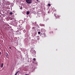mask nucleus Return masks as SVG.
I'll return each mask as SVG.
<instances>
[{
  "label": "nucleus",
  "mask_w": 75,
  "mask_h": 75,
  "mask_svg": "<svg viewBox=\"0 0 75 75\" xmlns=\"http://www.w3.org/2000/svg\"><path fill=\"white\" fill-rule=\"evenodd\" d=\"M26 2L28 4H30V3H31L32 1L31 0H26Z\"/></svg>",
  "instance_id": "1"
},
{
  "label": "nucleus",
  "mask_w": 75,
  "mask_h": 75,
  "mask_svg": "<svg viewBox=\"0 0 75 75\" xmlns=\"http://www.w3.org/2000/svg\"><path fill=\"white\" fill-rule=\"evenodd\" d=\"M30 14V12L29 11H27L26 12V14L27 15H28Z\"/></svg>",
  "instance_id": "2"
},
{
  "label": "nucleus",
  "mask_w": 75,
  "mask_h": 75,
  "mask_svg": "<svg viewBox=\"0 0 75 75\" xmlns=\"http://www.w3.org/2000/svg\"><path fill=\"white\" fill-rule=\"evenodd\" d=\"M3 63H2L1 65V67L3 68Z\"/></svg>",
  "instance_id": "3"
},
{
  "label": "nucleus",
  "mask_w": 75,
  "mask_h": 75,
  "mask_svg": "<svg viewBox=\"0 0 75 75\" xmlns=\"http://www.w3.org/2000/svg\"><path fill=\"white\" fill-rule=\"evenodd\" d=\"M18 72H19V71H18L17 72H16V73L15 74V75H17V74H18Z\"/></svg>",
  "instance_id": "4"
},
{
  "label": "nucleus",
  "mask_w": 75,
  "mask_h": 75,
  "mask_svg": "<svg viewBox=\"0 0 75 75\" xmlns=\"http://www.w3.org/2000/svg\"><path fill=\"white\" fill-rule=\"evenodd\" d=\"M6 57H8V53H6Z\"/></svg>",
  "instance_id": "5"
},
{
  "label": "nucleus",
  "mask_w": 75,
  "mask_h": 75,
  "mask_svg": "<svg viewBox=\"0 0 75 75\" xmlns=\"http://www.w3.org/2000/svg\"><path fill=\"white\" fill-rule=\"evenodd\" d=\"M13 14V13L12 12H11L10 13V14H11V15H12Z\"/></svg>",
  "instance_id": "6"
},
{
  "label": "nucleus",
  "mask_w": 75,
  "mask_h": 75,
  "mask_svg": "<svg viewBox=\"0 0 75 75\" xmlns=\"http://www.w3.org/2000/svg\"><path fill=\"white\" fill-rule=\"evenodd\" d=\"M48 6H51V4H48Z\"/></svg>",
  "instance_id": "7"
},
{
  "label": "nucleus",
  "mask_w": 75,
  "mask_h": 75,
  "mask_svg": "<svg viewBox=\"0 0 75 75\" xmlns=\"http://www.w3.org/2000/svg\"><path fill=\"white\" fill-rule=\"evenodd\" d=\"M35 60H36V59H35V58H34L33 59V61H35Z\"/></svg>",
  "instance_id": "8"
},
{
  "label": "nucleus",
  "mask_w": 75,
  "mask_h": 75,
  "mask_svg": "<svg viewBox=\"0 0 75 75\" xmlns=\"http://www.w3.org/2000/svg\"><path fill=\"white\" fill-rule=\"evenodd\" d=\"M40 33H41V32H38V34H40Z\"/></svg>",
  "instance_id": "9"
},
{
  "label": "nucleus",
  "mask_w": 75,
  "mask_h": 75,
  "mask_svg": "<svg viewBox=\"0 0 75 75\" xmlns=\"http://www.w3.org/2000/svg\"><path fill=\"white\" fill-rule=\"evenodd\" d=\"M22 6H21V8H20V9L21 10H22Z\"/></svg>",
  "instance_id": "10"
},
{
  "label": "nucleus",
  "mask_w": 75,
  "mask_h": 75,
  "mask_svg": "<svg viewBox=\"0 0 75 75\" xmlns=\"http://www.w3.org/2000/svg\"><path fill=\"white\" fill-rule=\"evenodd\" d=\"M44 34L45 35H44V37H45V34Z\"/></svg>",
  "instance_id": "11"
},
{
  "label": "nucleus",
  "mask_w": 75,
  "mask_h": 75,
  "mask_svg": "<svg viewBox=\"0 0 75 75\" xmlns=\"http://www.w3.org/2000/svg\"><path fill=\"white\" fill-rule=\"evenodd\" d=\"M1 52H0V55H1Z\"/></svg>",
  "instance_id": "12"
},
{
  "label": "nucleus",
  "mask_w": 75,
  "mask_h": 75,
  "mask_svg": "<svg viewBox=\"0 0 75 75\" xmlns=\"http://www.w3.org/2000/svg\"><path fill=\"white\" fill-rule=\"evenodd\" d=\"M37 1H38V0H36Z\"/></svg>",
  "instance_id": "13"
},
{
  "label": "nucleus",
  "mask_w": 75,
  "mask_h": 75,
  "mask_svg": "<svg viewBox=\"0 0 75 75\" xmlns=\"http://www.w3.org/2000/svg\"><path fill=\"white\" fill-rule=\"evenodd\" d=\"M48 13H50V12H49V11H48Z\"/></svg>",
  "instance_id": "14"
},
{
  "label": "nucleus",
  "mask_w": 75,
  "mask_h": 75,
  "mask_svg": "<svg viewBox=\"0 0 75 75\" xmlns=\"http://www.w3.org/2000/svg\"><path fill=\"white\" fill-rule=\"evenodd\" d=\"M9 49H11V47H9Z\"/></svg>",
  "instance_id": "15"
},
{
  "label": "nucleus",
  "mask_w": 75,
  "mask_h": 75,
  "mask_svg": "<svg viewBox=\"0 0 75 75\" xmlns=\"http://www.w3.org/2000/svg\"><path fill=\"white\" fill-rule=\"evenodd\" d=\"M54 16H55L57 17V16H55V14H54Z\"/></svg>",
  "instance_id": "16"
},
{
  "label": "nucleus",
  "mask_w": 75,
  "mask_h": 75,
  "mask_svg": "<svg viewBox=\"0 0 75 75\" xmlns=\"http://www.w3.org/2000/svg\"><path fill=\"white\" fill-rule=\"evenodd\" d=\"M52 33H53V31H52Z\"/></svg>",
  "instance_id": "17"
},
{
  "label": "nucleus",
  "mask_w": 75,
  "mask_h": 75,
  "mask_svg": "<svg viewBox=\"0 0 75 75\" xmlns=\"http://www.w3.org/2000/svg\"><path fill=\"white\" fill-rule=\"evenodd\" d=\"M11 20H12V19H11Z\"/></svg>",
  "instance_id": "18"
}]
</instances>
